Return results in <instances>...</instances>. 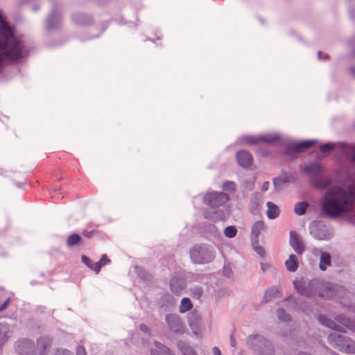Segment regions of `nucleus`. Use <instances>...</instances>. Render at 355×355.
<instances>
[{
	"label": "nucleus",
	"instance_id": "nucleus-10",
	"mask_svg": "<svg viewBox=\"0 0 355 355\" xmlns=\"http://www.w3.org/2000/svg\"><path fill=\"white\" fill-rule=\"evenodd\" d=\"M314 143H315V141H313V140L304 141L295 143V144L291 145L288 148L286 153L291 154V152H294L295 153H299L304 150L305 149L312 146Z\"/></svg>",
	"mask_w": 355,
	"mask_h": 355
},
{
	"label": "nucleus",
	"instance_id": "nucleus-40",
	"mask_svg": "<svg viewBox=\"0 0 355 355\" xmlns=\"http://www.w3.org/2000/svg\"><path fill=\"white\" fill-rule=\"evenodd\" d=\"M10 302V299H7L6 301L0 306V311L4 310L8 306Z\"/></svg>",
	"mask_w": 355,
	"mask_h": 355
},
{
	"label": "nucleus",
	"instance_id": "nucleus-12",
	"mask_svg": "<svg viewBox=\"0 0 355 355\" xmlns=\"http://www.w3.org/2000/svg\"><path fill=\"white\" fill-rule=\"evenodd\" d=\"M33 348V343L30 341L23 342L19 346V349L22 355H34Z\"/></svg>",
	"mask_w": 355,
	"mask_h": 355
},
{
	"label": "nucleus",
	"instance_id": "nucleus-11",
	"mask_svg": "<svg viewBox=\"0 0 355 355\" xmlns=\"http://www.w3.org/2000/svg\"><path fill=\"white\" fill-rule=\"evenodd\" d=\"M264 228L265 225L263 221L259 220L254 223L251 230V236L252 239L257 241L261 232L263 230Z\"/></svg>",
	"mask_w": 355,
	"mask_h": 355
},
{
	"label": "nucleus",
	"instance_id": "nucleus-24",
	"mask_svg": "<svg viewBox=\"0 0 355 355\" xmlns=\"http://www.w3.org/2000/svg\"><path fill=\"white\" fill-rule=\"evenodd\" d=\"M260 137H261V142L264 141L268 144H272L275 141H279V136L277 135H261Z\"/></svg>",
	"mask_w": 355,
	"mask_h": 355
},
{
	"label": "nucleus",
	"instance_id": "nucleus-33",
	"mask_svg": "<svg viewBox=\"0 0 355 355\" xmlns=\"http://www.w3.org/2000/svg\"><path fill=\"white\" fill-rule=\"evenodd\" d=\"M294 285L299 293L303 295H309V293L302 288V285L300 282H295Z\"/></svg>",
	"mask_w": 355,
	"mask_h": 355
},
{
	"label": "nucleus",
	"instance_id": "nucleus-38",
	"mask_svg": "<svg viewBox=\"0 0 355 355\" xmlns=\"http://www.w3.org/2000/svg\"><path fill=\"white\" fill-rule=\"evenodd\" d=\"M140 329L142 331L145 332V333H149L150 332V329H149L148 327L146 326V324H141L140 325Z\"/></svg>",
	"mask_w": 355,
	"mask_h": 355
},
{
	"label": "nucleus",
	"instance_id": "nucleus-20",
	"mask_svg": "<svg viewBox=\"0 0 355 355\" xmlns=\"http://www.w3.org/2000/svg\"><path fill=\"white\" fill-rule=\"evenodd\" d=\"M110 262V260L108 259L106 254H103L101 259L95 263L94 271L96 274L99 272L101 268Z\"/></svg>",
	"mask_w": 355,
	"mask_h": 355
},
{
	"label": "nucleus",
	"instance_id": "nucleus-7",
	"mask_svg": "<svg viewBox=\"0 0 355 355\" xmlns=\"http://www.w3.org/2000/svg\"><path fill=\"white\" fill-rule=\"evenodd\" d=\"M290 245L297 254H302L304 250V245L301 238L294 231L290 232Z\"/></svg>",
	"mask_w": 355,
	"mask_h": 355
},
{
	"label": "nucleus",
	"instance_id": "nucleus-42",
	"mask_svg": "<svg viewBox=\"0 0 355 355\" xmlns=\"http://www.w3.org/2000/svg\"><path fill=\"white\" fill-rule=\"evenodd\" d=\"M83 353L84 354H85V348L83 347H79L78 348V354H80V353Z\"/></svg>",
	"mask_w": 355,
	"mask_h": 355
},
{
	"label": "nucleus",
	"instance_id": "nucleus-1",
	"mask_svg": "<svg viewBox=\"0 0 355 355\" xmlns=\"http://www.w3.org/2000/svg\"><path fill=\"white\" fill-rule=\"evenodd\" d=\"M321 205L322 212L331 218L352 211L355 207V187L330 188L323 196Z\"/></svg>",
	"mask_w": 355,
	"mask_h": 355
},
{
	"label": "nucleus",
	"instance_id": "nucleus-16",
	"mask_svg": "<svg viewBox=\"0 0 355 355\" xmlns=\"http://www.w3.org/2000/svg\"><path fill=\"white\" fill-rule=\"evenodd\" d=\"M331 265V257L328 253L323 252L320 256L319 268L322 270H325L327 267Z\"/></svg>",
	"mask_w": 355,
	"mask_h": 355
},
{
	"label": "nucleus",
	"instance_id": "nucleus-6",
	"mask_svg": "<svg viewBox=\"0 0 355 355\" xmlns=\"http://www.w3.org/2000/svg\"><path fill=\"white\" fill-rule=\"evenodd\" d=\"M229 200L230 197L227 194L216 191L207 193L203 198L204 202L213 208L224 205Z\"/></svg>",
	"mask_w": 355,
	"mask_h": 355
},
{
	"label": "nucleus",
	"instance_id": "nucleus-15",
	"mask_svg": "<svg viewBox=\"0 0 355 355\" xmlns=\"http://www.w3.org/2000/svg\"><path fill=\"white\" fill-rule=\"evenodd\" d=\"M51 343V340L48 337H42L37 340V346L40 349H41L40 355H44L46 353V349L50 347Z\"/></svg>",
	"mask_w": 355,
	"mask_h": 355
},
{
	"label": "nucleus",
	"instance_id": "nucleus-41",
	"mask_svg": "<svg viewBox=\"0 0 355 355\" xmlns=\"http://www.w3.org/2000/svg\"><path fill=\"white\" fill-rule=\"evenodd\" d=\"M268 186H269V182H265L262 186V191H266L268 188Z\"/></svg>",
	"mask_w": 355,
	"mask_h": 355
},
{
	"label": "nucleus",
	"instance_id": "nucleus-18",
	"mask_svg": "<svg viewBox=\"0 0 355 355\" xmlns=\"http://www.w3.org/2000/svg\"><path fill=\"white\" fill-rule=\"evenodd\" d=\"M183 281L178 278H173L171 280V291L175 293H178L180 290L183 288Z\"/></svg>",
	"mask_w": 355,
	"mask_h": 355
},
{
	"label": "nucleus",
	"instance_id": "nucleus-36",
	"mask_svg": "<svg viewBox=\"0 0 355 355\" xmlns=\"http://www.w3.org/2000/svg\"><path fill=\"white\" fill-rule=\"evenodd\" d=\"M202 292V291L201 288H196V291L193 293V296L199 299L201 297Z\"/></svg>",
	"mask_w": 355,
	"mask_h": 355
},
{
	"label": "nucleus",
	"instance_id": "nucleus-23",
	"mask_svg": "<svg viewBox=\"0 0 355 355\" xmlns=\"http://www.w3.org/2000/svg\"><path fill=\"white\" fill-rule=\"evenodd\" d=\"M308 204L305 202H297L295 205V213L298 216L304 215L307 209Z\"/></svg>",
	"mask_w": 355,
	"mask_h": 355
},
{
	"label": "nucleus",
	"instance_id": "nucleus-27",
	"mask_svg": "<svg viewBox=\"0 0 355 355\" xmlns=\"http://www.w3.org/2000/svg\"><path fill=\"white\" fill-rule=\"evenodd\" d=\"M214 214L216 215V216L210 215L209 214H205V218H207V219L211 220H213L214 222H216L218 220H224L223 211H216L214 213Z\"/></svg>",
	"mask_w": 355,
	"mask_h": 355
},
{
	"label": "nucleus",
	"instance_id": "nucleus-2",
	"mask_svg": "<svg viewBox=\"0 0 355 355\" xmlns=\"http://www.w3.org/2000/svg\"><path fill=\"white\" fill-rule=\"evenodd\" d=\"M0 69L4 60L17 61L23 58L24 44L16 35L14 27L10 26L0 15Z\"/></svg>",
	"mask_w": 355,
	"mask_h": 355
},
{
	"label": "nucleus",
	"instance_id": "nucleus-39",
	"mask_svg": "<svg viewBox=\"0 0 355 355\" xmlns=\"http://www.w3.org/2000/svg\"><path fill=\"white\" fill-rule=\"evenodd\" d=\"M212 352L214 355H222L220 349L217 347H213Z\"/></svg>",
	"mask_w": 355,
	"mask_h": 355
},
{
	"label": "nucleus",
	"instance_id": "nucleus-34",
	"mask_svg": "<svg viewBox=\"0 0 355 355\" xmlns=\"http://www.w3.org/2000/svg\"><path fill=\"white\" fill-rule=\"evenodd\" d=\"M181 350L184 355H197L194 350L188 346L181 348Z\"/></svg>",
	"mask_w": 355,
	"mask_h": 355
},
{
	"label": "nucleus",
	"instance_id": "nucleus-4",
	"mask_svg": "<svg viewBox=\"0 0 355 355\" xmlns=\"http://www.w3.org/2000/svg\"><path fill=\"white\" fill-rule=\"evenodd\" d=\"M305 172L314 178L311 180V183L318 188H325L331 184L329 179L320 176L323 171L322 166L319 163H312L305 166Z\"/></svg>",
	"mask_w": 355,
	"mask_h": 355
},
{
	"label": "nucleus",
	"instance_id": "nucleus-3",
	"mask_svg": "<svg viewBox=\"0 0 355 355\" xmlns=\"http://www.w3.org/2000/svg\"><path fill=\"white\" fill-rule=\"evenodd\" d=\"M336 320L339 324L325 316L320 315L319 317V321L322 325L336 330L329 336V343L342 352L349 354L355 352L354 341L342 334L345 331L343 327L354 330L352 322L349 319L340 316L336 318Z\"/></svg>",
	"mask_w": 355,
	"mask_h": 355
},
{
	"label": "nucleus",
	"instance_id": "nucleus-29",
	"mask_svg": "<svg viewBox=\"0 0 355 355\" xmlns=\"http://www.w3.org/2000/svg\"><path fill=\"white\" fill-rule=\"evenodd\" d=\"M82 262L85 263L88 268L94 271L95 263L92 262L90 259L86 255H83L81 257Z\"/></svg>",
	"mask_w": 355,
	"mask_h": 355
},
{
	"label": "nucleus",
	"instance_id": "nucleus-43",
	"mask_svg": "<svg viewBox=\"0 0 355 355\" xmlns=\"http://www.w3.org/2000/svg\"><path fill=\"white\" fill-rule=\"evenodd\" d=\"M267 268H268V266L266 264H263V263L261 264V269L263 271H265Z\"/></svg>",
	"mask_w": 355,
	"mask_h": 355
},
{
	"label": "nucleus",
	"instance_id": "nucleus-26",
	"mask_svg": "<svg viewBox=\"0 0 355 355\" xmlns=\"http://www.w3.org/2000/svg\"><path fill=\"white\" fill-rule=\"evenodd\" d=\"M166 321L170 326L173 324H178L180 322V318L178 315L175 314H168L166 316Z\"/></svg>",
	"mask_w": 355,
	"mask_h": 355
},
{
	"label": "nucleus",
	"instance_id": "nucleus-31",
	"mask_svg": "<svg viewBox=\"0 0 355 355\" xmlns=\"http://www.w3.org/2000/svg\"><path fill=\"white\" fill-rule=\"evenodd\" d=\"M236 188V184L233 182L227 181L225 182L223 185V189L225 191H234Z\"/></svg>",
	"mask_w": 355,
	"mask_h": 355
},
{
	"label": "nucleus",
	"instance_id": "nucleus-44",
	"mask_svg": "<svg viewBox=\"0 0 355 355\" xmlns=\"http://www.w3.org/2000/svg\"><path fill=\"white\" fill-rule=\"evenodd\" d=\"M0 15L2 16L1 13L0 12Z\"/></svg>",
	"mask_w": 355,
	"mask_h": 355
},
{
	"label": "nucleus",
	"instance_id": "nucleus-8",
	"mask_svg": "<svg viewBox=\"0 0 355 355\" xmlns=\"http://www.w3.org/2000/svg\"><path fill=\"white\" fill-rule=\"evenodd\" d=\"M338 292L343 293L345 290L340 286L325 285L323 286V290L320 292V296L325 299H331L334 297Z\"/></svg>",
	"mask_w": 355,
	"mask_h": 355
},
{
	"label": "nucleus",
	"instance_id": "nucleus-35",
	"mask_svg": "<svg viewBox=\"0 0 355 355\" xmlns=\"http://www.w3.org/2000/svg\"><path fill=\"white\" fill-rule=\"evenodd\" d=\"M333 148V146L330 144H322L320 146V150L321 153H326Z\"/></svg>",
	"mask_w": 355,
	"mask_h": 355
},
{
	"label": "nucleus",
	"instance_id": "nucleus-30",
	"mask_svg": "<svg viewBox=\"0 0 355 355\" xmlns=\"http://www.w3.org/2000/svg\"><path fill=\"white\" fill-rule=\"evenodd\" d=\"M277 316L279 320L286 322L290 320V317L288 315H287L285 312V311L282 309H279L277 311Z\"/></svg>",
	"mask_w": 355,
	"mask_h": 355
},
{
	"label": "nucleus",
	"instance_id": "nucleus-25",
	"mask_svg": "<svg viewBox=\"0 0 355 355\" xmlns=\"http://www.w3.org/2000/svg\"><path fill=\"white\" fill-rule=\"evenodd\" d=\"M101 234V232L97 229L89 230L86 229L83 231V235L88 239H92L94 236H98Z\"/></svg>",
	"mask_w": 355,
	"mask_h": 355
},
{
	"label": "nucleus",
	"instance_id": "nucleus-14",
	"mask_svg": "<svg viewBox=\"0 0 355 355\" xmlns=\"http://www.w3.org/2000/svg\"><path fill=\"white\" fill-rule=\"evenodd\" d=\"M267 207L268 210L266 214L270 219H275L279 216V209L273 202H268L267 203Z\"/></svg>",
	"mask_w": 355,
	"mask_h": 355
},
{
	"label": "nucleus",
	"instance_id": "nucleus-32",
	"mask_svg": "<svg viewBox=\"0 0 355 355\" xmlns=\"http://www.w3.org/2000/svg\"><path fill=\"white\" fill-rule=\"evenodd\" d=\"M246 141L251 144H259V143L261 142V137L260 136H259V137H254V136L248 137L246 138Z\"/></svg>",
	"mask_w": 355,
	"mask_h": 355
},
{
	"label": "nucleus",
	"instance_id": "nucleus-21",
	"mask_svg": "<svg viewBox=\"0 0 355 355\" xmlns=\"http://www.w3.org/2000/svg\"><path fill=\"white\" fill-rule=\"evenodd\" d=\"M157 349H152V355H171L169 349L162 344L156 345Z\"/></svg>",
	"mask_w": 355,
	"mask_h": 355
},
{
	"label": "nucleus",
	"instance_id": "nucleus-5",
	"mask_svg": "<svg viewBox=\"0 0 355 355\" xmlns=\"http://www.w3.org/2000/svg\"><path fill=\"white\" fill-rule=\"evenodd\" d=\"M191 260L195 263H207L214 259L212 250L205 246L193 248L190 252Z\"/></svg>",
	"mask_w": 355,
	"mask_h": 355
},
{
	"label": "nucleus",
	"instance_id": "nucleus-37",
	"mask_svg": "<svg viewBox=\"0 0 355 355\" xmlns=\"http://www.w3.org/2000/svg\"><path fill=\"white\" fill-rule=\"evenodd\" d=\"M255 250L261 257L265 256V250L262 247L258 246L255 248Z\"/></svg>",
	"mask_w": 355,
	"mask_h": 355
},
{
	"label": "nucleus",
	"instance_id": "nucleus-9",
	"mask_svg": "<svg viewBox=\"0 0 355 355\" xmlns=\"http://www.w3.org/2000/svg\"><path fill=\"white\" fill-rule=\"evenodd\" d=\"M236 159L241 166L246 168L250 166L253 162L252 155L246 150L239 151L236 154Z\"/></svg>",
	"mask_w": 355,
	"mask_h": 355
},
{
	"label": "nucleus",
	"instance_id": "nucleus-19",
	"mask_svg": "<svg viewBox=\"0 0 355 355\" xmlns=\"http://www.w3.org/2000/svg\"><path fill=\"white\" fill-rule=\"evenodd\" d=\"M193 307V304L191 301L188 297H184L181 300L180 306V312L185 313L189 310H191Z\"/></svg>",
	"mask_w": 355,
	"mask_h": 355
},
{
	"label": "nucleus",
	"instance_id": "nucleus-13",
	"mask_svg": "<svg viewBox=\"0 0 355 355\" xmlns=\"http://www.w3.org/2000/svg\"><path fill=\"white\" fill-rule=\"evenodd\" d=\"M287 270L290 272H295L298 268V259L294 254H291L288 260L285 262Z\"/></svg>",
	"mask_w": 355,
	"mask_h": 355
},
{
	"label": "nucleus",
	"instance_id": "nucleus-17",
	"mask_svg": "<svg viewBox=\"0 0 355 355\" xmlns=\"http://www.w3.org/2000/svg\"><path fill=\"white\" fill-rule=\"evenodd\" d=\"M82 238L78 234H72L69 235L67 239V245L68 247H73L74 245H78L81 243Z\"/></svg>",
	"mask_w": 355,
	"mask_h": 355
},
{
	"label": "nucleus",
	"instance_id": "nucleus-22",
	"mask_svg": "<svg viewBox=\"0 0 355 355\" xmlns=\"http://www.w3.org/2000/svg\"><path fill=\"white\" fill-rule=\"evenodd\" d=\"M279 293V291L278 288L276 287H272V288H269L268 290H267L266 291V293L264 295L265 302H269L272 299L277 297Z\"/></svg>",
	"mask_w": 355,
	"mask_h": 355
},
{
	"label": "nucleus",
	"instance_id": "nucleus-28",
	"mask_svg": "<svg viewBox=\"0 0 355 355\" xmlns=\"http://www.w3.org/2000/svg\"><path fill=\"white\" fill-rule=\"evenodd\" d=\"M237 233V230L234 226H228L224 230V234L227 238H234Z\"/></svg>",
	"mask_w": 355,
	"mask_h": 355
}]
</instances>
